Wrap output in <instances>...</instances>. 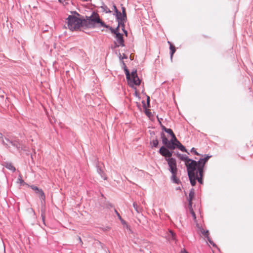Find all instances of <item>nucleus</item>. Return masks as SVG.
I'll list each match as a JSON object with an SVG mask.
<instances>
[{"mask_svg": "<svg viewBox=\"0 0 253 253\" xmlns=\"http://www.w3.org/2000/svg\"><path fill=\"white\" fill-rule=\"evenodd\" d=\"M110 29L112 33H113L115 35L117 46H124L123 35L118 32V27L116 30L111 28H110Z\"/></svg>", "mask_w": 253, "mask_h": 253, "instance_id": "obj_5", "label": "nucleus"}, {"mask_svg": "<svg viewBox=\"0 0 253 253\" xmlns=\"http://www.w3.org/2000/svg\"><path fill=\"white\" fill-rule=\"evenodd\" d=\"M122 14H123V19H126V9L124 7H122Z\"/></svg>", "mask_w": 253, "mask_h": 253, "instance_id": "obj_21", "label": "nucleus"}, {"mask_svg": "<svg viewBox=\"0 0 253 253\" xmlns=\"http://www.w3.org/2000/svg\"><path fill=\"white\" fill-rule=\"evenodd\" d=\"M159 152L162 156L165 157L169 158L172 156V153L164 146L160 148Z\"/></svg>", "mask_w": 253, "mask_h": 253, "instance_id": "obj_10", "label": "nucleus"}, {"mask_svg": "<svg viewBox=\"0 0 253 253\" xmlns=\"http://www.w3.org/2000/svg\"><path fill=\"white\" fill-rule=\"evenodd\" d=\"M168 43L169 44V49L170 50V58L172 59L173 55L175 52L176 49L175 46L169 41H168Z\"/></svg>", "mask_w": 253, "mask_h": 253, "instance_id": "obj_13", "label": "nucleus"}, {"mask_svg": "<svg viewBox=\"0 0 253 253\" xmlns=\"http://www.w3.org/2000/svg\"><path fill=\"white\" fill-rule=\"evenodd\" d=\"M163 129L166 131V129H168L169 128H166V127L163 126Z\"/></svg>", "mask_w": 253, "mask_h": 253, "instance_id": "obj_28", "label": "nucleus"}, {"mask_svg": "<svg viewBox=\"0 0 253 253\" xmlns=\"http://www.w3.org/2000/svg\"><path fill=\"white\" fill-rule=\"evenodd\" d=\"M85 22V20H82L74 15H69L67 19L68 28L71 31L79 29Z\"/></svg>", "mask_w": 253, "mask_h": 253, "instance_id": "obj_3", "label": "nucleus"}, {"mask_svg": "<svg viewBox=\"0 0 253 253\" xmlns=\"http://www.w3.org/2000/svg\"><path fill=\"white\" fill-rule=\"evenodd\" d=\"M161 138L163 143L168 148L173 150L174 149V144L172 142L169 141L164 133L161 134Z\"/></svg>", "mask_w": 253, "mask_h": 253, "instance_id": "obj_8", "label": "nucleus"}, {"mask_svg": "<svg viewBox=\"0 0 253 253\" xmlns=\"http://www.w3.org/2000/svg\"><path fill=\"white\" fill-rule=\"evenodd\" d=\"M146 114L147 115H149V112L147 111H146Z\"/></svg>", "mask_w": 253, "mask_h": 253, "instance_id": "obj_30", "label": "nucleus"}, {"mask_svg": "<svg viewBox=\"0 0 253 253\" xmlns=\"http://www.w3.org/2000/svg\"><path fill=\"white\" fill-rule=\"evenodd\" d=\"M166 132L169 133L171 136L174 134V133L173 132L172 130L170 128L166 129Z\"/></svg>", "mask_w": 253, "mask_h": 253, "instance_id": "obj_23", "label": "nucleus"}, {"mask_svg": "<svg viewBox=\"0 0 253 253\" xmlns=\"http://www.w3.org/2000/svg\"><path fill=\"white\" fill-rule=\"evenodd\" d=\"M116 16L118 20L119 23L124 22L126 19H123V14L120 12H118L116 13Z\"/></svg>", "mask_w": 253, "mask_h": 253, "instance_id": "obj_14", "label": "nucleus"}, {"mask_svg": "<svg viewBox=\"0 0 253 253\" xmlns=\"http://www.w3.org/2000/svg\"><path fill=\"white\" fill-rule=\"evenodd\" d=\"M166 160L168 162V165L169 168V170L172 174H177V169L176 167V160L174 158H169L167 159Z\"/></svg>", "mask_w": 253, "mask_h": 253, "instance_id": "obj_6", "label": "nucleus"}, {"mask_svg": "<svg viewBox=\"0 0 253 253\" xmlns=\"http://www.w3.org/2000/svg\"><path fill=\"white\" fill-rule=\"evenodd\" d=\"M196 231H197V233L199 235H202L204 237H205V238H206L208 239V240L211 243V239L209 236V231L205 229L203 227V226L198 223H196Z\"/></svg>", "mask_w": 253, "mask_h": 253, "instance_id": "obj_4", "label": "nucleus"}, {"mask_svg": "<svg viewBox=\"0 0 253 253\" xmlns=\"http://www.w3.org/2000/svg\"><path fill=\"white\" fill-rule=\"evenodd\" d=\"M185 253H187V252H185Z\"/></svg>", "mask_w": 253, "mask_h": 253, "instance_id": "obj_35", "label": "nucleus"}, {"mask_svg": "<svg viewBox=\"0 0 253 253\" xmlns=\"http://www.w3.org/2000/svg\"><path fill=\"white\" fill-rule=\"evenodd\" d=\"M88 20L89 22L90 23H99L100 24V25L105 27H107V26H106L104 22H103L99 18V16L98 14L93 13L92 15L89 17V18L87 19Z\"/></svg>", "mask_w": 253, "mask_h": 253, "instance_id": "obj_7", "label": "nucleus"}, {"mask_svg": "<svg viewBox=\"0 0 253 253\" xmlns=\"http://www.w3.org/2000/svg\"><path fill=\"white\" fill-rule=\"evenodd\" d=\"M191 152H192V153H194L195 155H198V156H199L200 155V154H199L197 151L196 150H195V149L194 148H192L191 150Z\"/></svg>", "mask_w": 253, "mask_h": 253, "instance_id": "obj_24", "label": "nucleus"}, {"mask_svg": "<svg viewBox=\"0 0 253 253\" xmlns=\"http://www.w3.org/2000/svg\"><path fill=\"white\" fill-rule=\"evenodd\" d=\"M149 102H150V98H149V97H148V98H147V103H148V104H149Z\"/></svg>", "mask_w": 253, "mask_h": 253, "instance_id": "obj_27", "label": "nucleus"}, {"mask_svg": "<svg viewBox=\"0 0 253 253\" xmlns=\"http://www.w3.org/2000/svg\"><path fill=\"white\" fill-rule=\"evenodd\" d=\"M123 63L124 66V70L125 71L126 78L129 85L131 87H133L134 85H139L141 83V81L137 76L136 70L133 71L131 74H130L129 71L124 62H123Z\"/></svg>", "mask_w": 253, "mask_h": 253, "instance_id": "obj_2", "label": "nucleus"}, {"mask_svg": "<svg viewBox=\"0 0 253 253\" xmlns=\"http://www.w3.org/2000/svg\"><path fill=\"white\" fill-rule=\"evenodd\" d=\"M104 179H105V180H106V179H107V177H104Z\"/></svg>", "mask_w": 253, "mask_h": 253, "instance_id": "obj_34", "label": "nucleus"}, {"mask_svg": "<svg viewBox=\"0 0 253 253\" xmlns=\"http://www.w3.org/2000/svg\"><path fill=\"white\" fill-rule=\"evenodd\" d=\"M163 129L166 131V129H168L169 128H166V127L163 126Z\"/></svg>", "mask_w": 253, "mask_h": 253, "instance_id": "obj_29", "label": "nucleus"}, {"mask_svg": "<svg viewBox=\"0 0 253 253\" xmlns=\"http://www.w3.org/2000/svg\"><path fill=\"white\" fill-rule=\"evenodd\" d=\"M189 210H190V213L192 214V217L193 218V219L194 220V222H195V224H196V223H198V222H197V219H196V214L194 212V211H193V210L192 208V206L191 207H189Z\"/></svg>", "mask_w": 253, "mask_h": 253, "instance_id": "obj_15", "label": "nucleus"}, {"mask_svg": "<svg viewBox=\"0 0 253 253\" xmlns=\"http://www.w3.org/2000/svg\"><path fill=\"white\" fill-rule=\"evenodd\" d=\"M172 138L170 142H172L174 144V148L176 147V144L179 142L176 138L174 134L171 136Z\"/></svg>", "mask_w": 253, "mask_h": 253, "instance_id": "obj_18", "label": "nucleus"}, {"mask_svg": "<svg viewBox=\"0 0 253 253\" xmlns=\"http://www.w3.org/2000/svg\"><path fill=\"white\" fill-rule=\"evenodd\" d=\"M133 206L137 212H139L140 211V208L136 202H134L133 203Z\"/></svg>", "mask_w": 253, "mask_h": 253, "instance_id": "obj_19", "label": "nucleus"}, {"mask_svg": "<svg viewBox=\"0 0 253 253\" xmlns=\"http://www.w3.org/2000/svg\"><path fill=\"white\" fill-rule=\"evenodd\" d=\"M18 181L20 183V184H23L24 183V180L22 179V177H21V176L20 175H19V177L18 179Z\"/></svg>", "mask_w": 253, "mask_h": 253, "instance_id": "obj_25", "label": "nucleus"}, {"mask_svg": "<svg viewBox=\"0 0 253 253\" xmlns=\"http://www.w3.org/2000/svg\"><path fill=\"white\" fill-rule=\"evenodd\" d=\"M176 147H177L179 150H180L182 152H187L185 147L180 143V142H178L176 144Z\"/></svg>", "mask_w": 253, "mask_h": 253, "instance_id": "obj_17", "label": "nucleus"}, {"mask_svg": "<svg viewBox=\"0 0 253 253\" xmlns=\"http://www.w3.org/2000/svg\"><path fill=\"white\" fill-rule=\"evenodd\" d=\"M42 220H44V216H43V215L42 214Z\"/></svg>", "mask_w": 253, "mask_h": 253, "instance_id": "obj_32", "label": "nucleus"}, {"mask_svg": "<svg viewBox=\"0 0 253 253\" xmlns=\"http://www.w3.org/2000/svg\"><path fill=\"white\" fill-rule=\"evenodd\" d=\"M5 167L12 171H14L15 170V168L11 163H6L5 164Z\"/></svg>", "mask_w": 253, "mask_h": 253, "instance_id": "obj_16", "label": "nucleus"}, {"mask_svg": "<svg viewBox=\"0 0 253 253\" xmlns=\"http://www.w3.org/2000/svg\"><path fill=\"white\" fill-rule=\"evenodd\" d=\"M116 213H117V214H118V216H119L120 218H121V216H120V214L117 212V211H116Z\"/></svg>", "mask_w": 253, "mask_h": 253, "instance_id": "obj_31", "label": "nucleus"}, {"mask_svg": "<svg viewBox=\"0 0 253 253\" xmlns=\"http://www.w3.org/2000/svg\"><path fill=\"white\" fill-rule=\"evenodd\" d=\"M127 58V57L124 55V56L122 57V59H123V58Z\"/></svg>", "mask_w": 253, "mask_h": 253, "instance_id": "obj_33", "label": "nucleus"}, {"mask_svg": "<svg viewBox=\"0 0 253 253\" xmlns=\"http://www.w3.org/2000/svg\"><path fill=\"white\" fill-rule=\"evenodd\" d=\"M166 237L169 242H174L176 243L177 241L176 234L172 230H170L169 231Z\"/></svg>", "mask_w": 253, "mask_h": 253, "instance_id": "obj_11", "label": "nucleus"}, {"mask_svg": "<svg viewBox=\"0 0 253 253\" xmlns=\"http://www.w3.org/2000/svg\"><path fill=\"white\" fill-rule=\"evenodd\" d=\"M194 196V189L191 190L189 194V207H191L192 206V200Z\"/></svg>", "mask_w": 253, "mask_h": 253, "instance_id": "obj_12", "label": "nucleus"}, {"mask_svg": "<svg viewBox=\"0 0 253 253\" xmlns=\"http://www.w3.org/2000/svg\"><path fill=\"white\" fill-rule=\"evenodd\" d=\"M113 7H114V9L115 12L116 13H118V12H119V11L118 10V9H117V7H116V6L115 5H114V6H113Z\"/></svg>", "mask_w": 253, "mask_h": 253, "instance_id": "obj_26", "label": "nucleus"}, {"mask_svg": "<svg viewBox=\"0 0 253 253\" xmlns=\"http://www.w3.org/2000/svg\"><path fill=\"white\" fill-rule=\"evenodd\" d=\"M30 187L35 191L36 193L39 195L42 201L44 202L45 200V196L42 190L39 189L38 187L34 185H31Z\"/></svg>", "mask_w": 253, "mask_h": 253, "instance_id": "obj_9", "label": "nucleus"}, {"mask_svg": "<svg viewBox=\"0 0 253 253\" xmlns=\"http://www.w3.org/2000/svg\"><path fill=\"white\" fill-rule=\"evenodd\" d=\"M211 156L205 155L198 162L186 158L184 159L185 165L187 167L188 175L192 186L196 184V180L201 184L203 183L204 168Z\"/></svg>", "mask_w": 253, "mask_h": 253, "instance_id": "obj_1", "label": "nucleus"}, {"mask_svg": "<svg viewBox=\"0 0 253 253\" xmlns=\"http://www.w3.org/2000/svg\"><path fill=\"white\" fill-rule=\"evenodd\" d=\"M176 174H172V178L173 180V181L176 183H178L179 180V179L176 177Z\"/></svg>", "mask_w": 253, "mask_h": 253, "instance_id": "obj_20", "label": "nucleus"}, {"mask_svg": "<svg viewBox=\"0 0 253 253\" xmlns=\"http://www.w3.org/2000/svg\"><path fill=\"white\" fill-rule=\"evenodd\" d=\"M152 144L153 146H154L155 147H157V146L159 144L158 140L157 139L153 140L152 142Z\"/></svg>", "mask_w": 253, "mask_h": 253, "instance_id": "obj_22", "label": "nucleus"}]
</instances>
